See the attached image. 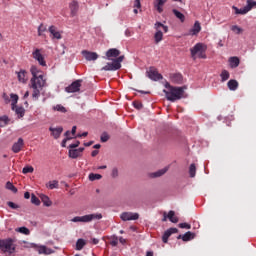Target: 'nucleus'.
Here are the masks:
<instances>
[{"instance_id": "obj_1", "label": "nucleus", "mask_w": 256, "mask_h": 256, "mask_svg": "<svg viewBox=\"0 0 256 256\" xmlns=\"http://www.w3.org/2000/svg\"><path fill=\"white\" fill-rule=\"evenodd\" d=\"M30 73L32 75L30 80L31 87L33 89L32 99L37 101V99L41 97V90L45 87L46 81L43 77V71H41V69H39L37 66H31Z\"/></svg>"}, {"instance_id": "obj_2", "label": "nucleus", "mask_w": 256, "mask_h": 256, "mask_svg": "<svg viewBox=\"0 0 256 256\" xmlns=\"http://www.w3.org/2000/svg\"><path fill=\"white\" fill-rule=\"evenodd\" d=\"M0 251L2 253H8V255H13L17 251L15 238L0 239Z\"/></svg>"}, {"instance_id": "obj_3", "label": "nucleus", "mask_w": 256, "mask_h": 256, "mask_svg": "<svg viewBox=\"0 0 256 256\" xmlns=\"http://www.w3.org/2000/svg\"><path fill=\"white\" fill-rule=\"evenodd\" d=\"M165 93V97L167 101H171L175 103V101H179V99H183V95L185 93V89L183 87H174L170 90H163Z\"/></svg>"}, {"instance_id": "obj_4", "label": "nucleus", "mask_w": 256, "mask_h": 256, "mask_svg": "<svg viewBox=\"0 0 256 256\" xmlns=\"http://www.w3.org/2000/svg\"><path fill=\"white\" fill-rule=\"evenodd\" d=\"M207 51V46L203 43H197L190 49L192 59H197V55L199 59H207V55L205 54Z\"/></svg>"}, {"instance_id": "obj_5", "label": "nucleus", "mask_w": 256, "mask_h": 256, "mask_svg": "<svg viewBox=\"0 0 256 256\" xmlns=\"http://www.w3.org/2000/svg\"><path fill=\"white\" fill-rule=\"evenodd\" d=\"M100 219H103V214L96 213L84 216H75L71 221L72 223H91V221H100Z\"/></svg>"}, {"instance_id": "obj_6", "label": "nucleus", "mask_w": 256, "mask_h": 256, "mask_svg": "<svg viewBox=\"0 0 256 256\" xmlns=\"http://www.w3.org/2000/svg\"><path fill=\"white\" fill-rule=\"evenodd\" d=\"M146 77H148V79H151V81H161V79H163V75H161V73H159V71L155 67H150L146 71Z\"/></svg>"}, {"instance_id": "obj_7", "label": "nucleus", "mask_w": 256, "mask_h": 256, "mask_svg": "<svg viewBox=\"0 0 256 256\" xmlns=\"http://www.w3.org/2000/svg\"><path fill=\"white\" fill-rule=\"evenodd\" d=\"M32 249H36L39 255H51L54 251L51 248H47L45 245H39L35 243H30Z\"/></svg>"}, {"instance_id": "obj_8", "label": "nucleus", "mask_w": 256, "mask_h": 256, "mask_svg": "<svg viewBox=\"0 0 256 256\" xmlns=\"http://www.w3.org/2000/svg\"><path fill=\"white\" fill-rule=\"evenodd\" d=\"M81 83L83 80L78 79L65 88L66 93H79L81 91Z\"/></svg>"}, {"instance_id": "obj_9", "label": "nucleus", "mask_w": 256, "mask_h": 256, "mask_svg": "<svg viewBox=\"0 0 256 256\" xmlns=\"http://www.w3.org/2000/svg\"><path fill=\"white\" fill-rule=\"evenodd\" d=\"M32 57H33V59H35V61H38L39 65H41V67H47V62L45 61V57H43V54H41L40 49L36 48L32 52Z\"/></svg>"}, {"instance_id": "obj_10", "label": "nucleus", "mask_w": 256, "mask_h": 256, "mask_svg": "<svg viewBox=\"0 0 256 256\" xmlns=\"http://www.w3.org/2000/svg\"><path fill=\"white\" fill-rule=\"evenodd\" d=\"M120 219H122V221H137V219H139V213L123 212L120 215Z\"/></svg>"}, {"instance_id": "obj_11", "label": "nucleus", "mask_w": 256, "mask_h": 256, "mask_svg": "<svg viewBox=\"0 0 256 256\" xmlns=\"http://www.w3.org/2000/svg\"><path fill=\"white\" fill-rule=\"evenodd\" d=\"M82 55L86 61H97L99 59V54H97V52L83 50Z\"/></svg>"}, {"instance_id": "obj_12", "label": "nucleus", "mask_w": 256, "mask_h": 256, "mask_svg": "<svg viewBox=\"0 0 256 256\" xmlns=\"http://www.w3.org/2000/svg\"><path fill=\"white\" fill-rule=\"evenodd\" d=\"M119 55H121V51H119V49L110 48L106 52V59H108V61H111V59H113V57L116 58V57H119Z\"/></svg>"}, {"instance_id": "obj_13", "label": "nucleus", "mask_w": 256, "mask_h": 256, "mask_svg": "<svg viewBox=\"0 0 256 256\" xmlns=\"http://www.w3.org/2000/svg\"><path fill=\"white\" fill-rule=\"evenodd\" d=\"M178 232L179 230L177 228H169L166 230L162 236L163 243H167L169 241V237Z\"/></svg>"}, {"instance_id": "obj_14", "label": "nucleus", "mask_w": 256, "mask_h": 256, "mask_svg": "<svg viewBox=\"0 0 256 256\" xmlns=\"http://www.w3.org/2000/svg\"><path fill=\"white\" fill-rule=\"evenodd\" d=\"M170 80L175 85H181V84H183V75L181 73H173L170 75Z\"/></svg>"}, {"instance_id": "obj_15", "label": "nucleus", "mask_w": 256, "mask_h": 256, "mask_svg": "<svg viewBox=\"0 0 256 256\" xmlns=\"http://www.w3.org/2000/svg\"><path fill=\"white\" fill-rule=\"evenodd\" d=\"M69 9H70V15L71 17H75V15H77L78 11H79V2H77L76 0H73L70 4H69Z\"/></svg>"}, {"instance_id": "obj_16", "label": "nucleus", "mask_w": 256, "mask_h": 256, "mask_svg": "<svg viewBox=\"0 0 256 256\" xmlns=\"http://www.w3.org/2000/svg\"><path fill=\"white\" fill-rule=\"evenodd\" d=\"M24 141L23 138H19L12 146L13 153H19L23 149Z\"/></svg>"}, {"instance_id": "obj_17", "label": "nucleus", "mask_w": 256, "mask_h": 256, "mask_svg": "<svg viewBox=\"0 0 256 256\" xmlns=\"http://www.w3.org/2000/svg\"><path fill=\"white\" fill-rule=\"evenodd\" d=\"M49 131H51V135L52 137H54V139H59L61 137V133H63V127H57V128H53L50 127Z\"/></svg>"}, {"instance_id": "obj_18", "label": "nucleus", "mask_w": 256, "mask_h": 256, "mask_svg": "<svg viewBox=\"0 0 256 256\" xmlns=\"http://www.w3.org/2000/svg\"><path fill=\"white\" fill-rule=\"evenodd\" d=\"M199 33H201V23L196 21L193 27L189 30V35H199Z\"/></svg>"}, {"instance_id": "obj_19", "label": "nucleus", "mask_w": 256, "mask_h": 256, "mask_svg": "<svg viewBox=\"0 0 256 256\" xmlns=\"http://www.w3.org/2000/svg\"><path fill=\"white\" fill-rule=\"evenodd\" d=\"M48 31L52 35V39H62L61 33L57 31V27L52 25L48 28Z\"/></svg>"}, {"instance_id": "obj_20", "label": "nucleus", "mask_w": 256, "mask_h": 256, "mask_svg": "<svg viewBox=\"0 0 256 256\" xmlns=\"http://www.w3.org/2000/svg\"><path fill=\"white\" fill-rule=\"evenodd\" d=\"M101 71H119V68L115 64L114 61L108 62L104 67H102Z\"/></svg>"}, {"instance_id": "obj_21", "label": "nucleus", "mask_w": 256, "mask_h": 256, "mask_svg": "<svg viewBox=\"0 0 256 256\" xmlns=\"http://www.w3.org/2000/svg\"><path fill=\"white\" fill-rule=\"evenodd\" d=\"M195 237V233L188 231L184 235H178L177 239H182V241H192V239Z\"/></svg>"}, {"instance_id": "obj_22", "label": "nucleus", "mask_w": 256, "mask_h": 256, "mask_svg": "<svg viewBox=\"0 0 256 256\" xmlns=\"http://www.w3.org/2000/svg\"><path fill=\"white\" fill-rule=\"evenodd\" d=\"M227 86L230 91H237V89H239V82L235 79H231L228 81Z\"/></svg>"}, {"instance_id": "obj_23", "label": "nucleus", "mask_w": 256, "mask_h": 256, "mask_svg": "<svg viewBox=\"0 0 256 256\" xmlns=\"http://www.w3.org/2000/svg\"><path fill=\"white\" fill-rule=\"evenodd\" d=\"M167 0H154V9L158 11V13H161L163 11V5H165V2Z\"/></svg>"}, {"instance_id": "obj_24", "label": "nucleus", "mask_w": 256, "mask_h": 256, "mask_svg": "<svg viewBox=\"0 0 256 256\" xmlns=\"http://www.w3.org/2000/svg\"><path fill=\"white\" fill-rule=\"evenodd\" d=\"M17 73L18 81L20 83H27V71L25 70H20Z\"/></svg>"}, {"instance_id": "obj_25", "label": "nucleus", "mask_w": 256, "mask_h": 256, "mask_svg": "<svg viewBox=\"0 0 256 256\" xmlns=\"http://www.w3.org/2000/svg\"><path fill=\"white\" fill-rule=\"evenodd\" d=\"M239 63H241V61L239 60V57L232 56L229 58V64L231 69H237V66L239 65Z\"/></svg>"}, {"instance_id": "obj_26", "label": "nucleus", "mask_w": 256, "mask_h": 256, "mask_svg": "<svg viewBox=\"0 0 256 256\" xmlns=\"http://www.w3.org/2000/svg\"><path fill=\"white\" fill-rule=\"evenodd\" d=\"M166 171H169V167H165L163 169H160L156 172L151 173L150 177H152V179H155L157 177H162V175H165Z\"/></svg>"}, {"instance_id": "obj_27", "label": "nucleus", "mask_w": 256, "mask_h": 256, "mask_svg": "<svg viewBox=\"0 0 256 256\" xmlns=\"http://www.w3.org/2000/svg\"><path fill=\"white\" fill-rule=\"evenodd\" d=\"M172 13L175 15L176 19H179L181 23H185V14L181 13L177 9H173Z\"/></svg>"}, {"instance_id": "obj_28", "label": "nucleus", "mask_w": 256, "mask_h": 256, "mask_svg": "<svg viewBox=\"0 0 256 256\" xmlns=\"http://www.w3.org/2000/svg\"><path fill=\"white\" fill-rule=\"evenodd\" d=\"M232 9L235 11V15H247V13H249L245 6L240 9L236 6H232Z\"/></svg>"}, {"instance_id": "obj_29", "label": "nucleus", "mask_w": 256, "mask_h": 256, "mask_svg": "<svg viewBox=\"0 0 256 256\" xmlns=\"http://www.w3.org/2000/svg\"><path fill=\"white\" fill-rule=\"evenodd\" d=\"M85 245H87L85 239L79 238L76 242V251H81Z\"/></svg>"}, {"instance_id": "obj_30", "label": "nucleus", "mask_w": 256, "mask_h": 256, "mask_svg": "<svg viewBox=\"0 0 256 256\" xmlns=\"http://www.w3.org/2000/svg\"><path fill=\"white\" fill-rule=\"evenodd\" d=\"M41 201L45 205V207H51V205H53V202H51V199H49V196L45 194L41 195Z\"/></svg>"}, {"instance_id": "obj_31", "label": "nucleus", "mask_w": 256, "mask_h": 256, "mask_svg": "<svg viewBox=\"0 0 256 256\" xmlns=\"http://www.w3.org/2000/svg\"><path fill=\"white\" fill-rule=\"evenodd\" d=\"M167 218L169 221H171V223H179V218L175 217V211L173 210L168 212Z\"/></svg>"}, {"instance_id": "obj_32", "label": "nucleus", "mask_w": 256, "mask_h": 256, "mask_svg": "<svg viewBox=\"0 0 256 256\" xmlns=\"http://www.w3.org/2000/svg\"><path fill=\"white\" fill-rule=\"evenodd\" d=\"M47 189H59V181L53 180L46 184Z\"/></svg>"}, {"instance_id": "obj_33", "label": "nucleus", "mask_w": 256, "mask_h": 256, "mask_svg": "<svg viewBox=\"0 0 256 256\" xmlns=\"http://www.w3.org/2000/svg\"><path fill=\"white\" fill-rule=\"evenodd\" d=\"M160 27H162V29H163V31L165 32V33H168L169 32V26H166V25H164L163 23H161V22H156L155 24H154V29H156V31H159V28Z\"/></svg>"}, {"instance_id": "obj_34", "label": "nucleus", "mask_w": 256, "mask_h": 256, "mask_svg": "<svg viewBox=\"0 0 256 256\" xmlns=\"http://www.w3.org/2000/svg\"><path fill=\"white\" fill-rule=\"evenodd\" d=\"M68 154L70 159H77V157H81V154L77 149H70Z\"/></svg>"}, {"instance_id": "obj_35", "label": "nucleus", "mask_w": 256, "mask_h": 256, "mask_svg": "<svg viewBox=\"0 0 256 256\" xmlns=\"http://www.w3.org/2000/svg\"><path fill=\"white\" fill-rule=\"evenodd\" d=\"M155 43H161L163 41V32L161 30H157L154 35Z\"/></svg>"}, {"instance_id": "obj_36", "label": "nucleus", "mask_w": 256, "mask_h": 256, "mask_svg": "<svg viewBox=\"0 0 256 256\" xmlns=\"http://www.w3.org/2000/svg\"><path fill=\"white\" fill-rule=\"evenodd\" d=\"M220 77L222 83H225V81H228L229 77H231V74H229V71L227 70H222Z\"/></svg>"}, {"instance_id": "obj_37", "label": "nucleus", "mask_w": 256, "mask_h": 256, "mask_svg": "<svg viewBox=\"0 0 256 256\" xmlns=\"http://www.w3.org/2000/svg\"><path fill=\"white\" fill-rule=\"evenodd\" d=\"M110 245L112 247H117V245H119V237H117V235H112L110 237Z\"/></svg>"}, {"instance_id": "obj_38", "label": "nucleus", "mask_w": 256, "mask_h": 256, "mask_svg": "<svg viewBox=\"0 0 256 256\" xmlns=\"http://www.w3.org/2000/svg\"><path fill=\"white\" fill-rule=\"evenodd\" d=\"M10 99L12 101V109L15 111V105H17V102L19 101V96L17 94H11Z\"/></svg>"}, {"instance_id": "obj_39", "label": "nucleus", "mask_w": 256, "mask_h": 256, "mask_svg": "<svg viewBox=\"0 0 256 256\" xmlns=\"http://www.w3.org/2000/svg\"><path fill=\"white\" fill-rule=\"evenodd\" d=\"M15 113H16V115H18L19 119H21V117H25V108L16 107L15 108Z\"/></svg>"}, {"instance_id": "obj_40", "label": "nucleus", "mask_w": 256, "mask_h": 256, "mask_svg": "<svg viewBox=\"0 0 256 256\" xmlns=\"http://www.w3.org/2000/svg\"><path fill=\"white\" fill-rule=\"evenodd\" d=\"M9 123V117L7 115L0 116V127H5Z\"/></svg>"}, {"instance_id": "obj_41", "label": "nucleus", "mask_w": 256, "mask_h": 256, "mask_svg": "<svg viewBox=\"0 0 256 256\" xmlns=\"http://www.w3.org/2000/svg\"><path fill=\"white\" fill-rule=\"evenodd\" d=\"M53 111H58L59 113H67V108H65L61 104H58L56 106H53Z\"/></svg>"}, {"instance_id": "obj_42", "label": "nucleus", "mask_w": 256, "mask_h": 256, "mask_svg": "<svg viewBox=\"0 0 256 256\" xmlns=\"http://www.w3.org/2000/svg\"><path fill=\"white\" fill-rule=\"evenodd\" d=\"M117 57L118 58L114 59L113 62L117 68L121 69V63H123V59H125V56H117Z\"/></svg>"}, {"instance_id": "obj_43", "label": "nucleus", "mask_w": 256, "mask_h": 256, "mask_svg": "<svg viewBox=\"0 0 256 256\" xmlns=\"http://www.w3.org/2000/svg\"><path fill=\"white\" fill-rule=\"evenodd\" d=\"M16 231H18V233H22V235H30L31 231L29 230V228L22 226L18 229H16Z\"/></svg>"}, {"instance_id": "obj_44", "label": "nucleus", "mask_w": 256, "mask_h": 256, "mask_svg": "<svg viewBox=\"0 0 256 256\" xmlns=\"http://www.w3.org/2000/svg\"><path fill=\"white\" fill-rule=\"evenodd\" d=\"M256 5V1L253 0H247V5L244 6L246 8V11H251Z\"/></svg>"}, {"instance_id": "obj_45", "label": "nucleus", "mask_w": 256, "mask_h": 256, "mask_svg": "<svg viewBox=\"0 0 256 256\" xmlns=\"http://www.w3.org/2000/svg\"><path fill=\"white\" fill-rule=\"evenodd\" d=\"M99 179H103V176L101 174H95V173L89 174L90 181H98Z\"/></svg>"}, {"instance_id": "obj_46", "label": "nucleus", "mask_w": 256, "mask_h": 256, "mask_svg": "<svg viewBox=\"0 0 256 256\" xmlns=\"http://www.w3.org/2000/svg\"><path fill=\"white\" fill-rule=\"evenodd\" d=\"M197 173V167L195 166V164H191L189 167V175L191 178L195 177Z\"/></svg>"}, {"instance_id": "obj_47", "label": "nucleus", "mask_w": 256, "mask_h": 256, "mask_svg": "<svg viewBox=\"0 0 256 256\" xmlns=\"http://www.w3.org/2000/svg\"><path fill=\"white\" fill-rule=\"evenodd\" d=\"M231 31H233V33H236V35H241V33H243V28L237 25H233L231 26Z\"/></svg>"}, {"instance_id": "obj_48", "label": "nucleus", "mask_w": 256, "mask_h": 256, "mask_svg": "<svg viewBox=\"0 0 256 256\" xmlns=\"http://www.w3.org/2000/svg\"><path fill=\"white\" fill-rule=\"evenodd\" d=\"M6 189H8V191H12V193H17V187H15L11 182L6 183Z\"/></svg>"}, {"instance_id": "obj_49", "label": "nucleus", "mask_w": 256, "mask_h": 256, "mask_svg": "<svg viewBox=\"0 0 256 256\" xmlns=\"http://www.w3.org/2000/svg\"><path fill=\"white\" fill-rule=\"evenodd\" d=\"M45 31H47V26L40 24L38 27V36L41 37Z\"/></svg>"}, {"instance_id": "obj_50", "label": "nucleus", "mask_w": 256, "mask_h": 256, "mask_svg": "<svg viewBox=\"0 0 256 256\" xmlns=\"http://www.w3.org/2000/svg\"><path fill=\"white\" fill-rule=\"evenodd\" d=\"M33 171H35V169L33 168V166H26L22 169V173L24 175H27V173H33Z\"/></svg>"}, {"instance_id": "obj_51", "label": "nucleus", "mask_w": 256, "mask_h": 256, "mask_svg": "<svg viewBox=\"0 0 256 256\" xmlns=\"http://www.w3.org/2000/svg\"><path fill=\"white\" fill-rule=\"evenodd\" d=\"M31 203H33V205L39 206V205H41V200H39L37 198V196H35V194H32L31 195Z\"/></svg>"}, {"instance_id": "obj_52", "label": "nucleus", "mask_w": 256, "mask_h": 256, "mask_svg": "<svg viewBox=\"0 0 256 256\" xmlns=\"http://www.w3.org/2000/svg\"><path fill=\"white\" fill-rule=\"evenodd\" d=\"M100 141L102 143H107V141H109V134H107V132H103L100 137Z\"/></svg>"}, {"instance_id": "obj_53", "label": "nucleus", "mask_w": 256, "mask_h": 256, "mask_svg": "<svg viewBox=\"0 0 256 256\" xmlns=\"http://www.w3.org/2000/svg\"><path fill=\"white\" fill-rule=\"evenodd\" d=\"M8 207H10V209H19V205H17L15 202L9 201L7 202Z\"/></svg>"}, {"instance_id": "obj_54", "label": "nucleus", "mask_w": 256, "mask_h": 256, "mask_svg": "<svg viewBox=\"0 0 256 256\" xmlns=\"http://www.w3.org/2000/svg\"><path fill=\"white\" fill-rule=\"evenodd\" d=\"M79 145H81V142L77 140L75 143L69 145V149H77Z\"/></svg>"}, {"instance_id": "obj_55", "label": "nucleus", "mask_w": 256, "mask_h": 256, "mask_svg": "<svg viewBox=\"0 0 256 256\" xmlns=\"http://www.w3.org/2000/svg\"><path fill=\"white\" fill-rule=\"evenodd\" d=\"M180 229H191V225L187 223H180L179 224Z\"/></svg>"}, {"instance_id": "obj_56", "label": "nucleus", "mask_w": 256, "mask_h": 256, "mask_svg": "<svg viewBox=\"0 0 256 256\" xmlns=\"http://www.w3.org/2000/svg\"><path fill=\"white\" fill-rule=\"evenodd\" d=\"M71 139H73V137L64 138L62 140L61 147H66L67 146V141H71Z\"/></svg>"}, {"instance_id": "obj_57", "label": "nucleus", "mask_w": 256, "mask_h": 256, "mask_svg": "<svg viewBox=\"0 0 256 256\" xmlns=\"http://www.w3.org/2000/svg\"><path fill=\"white\" fill-rule=\"evenodd\" d=\"M112 177L115 179V177H119V170L117 168L112 169Z\"/></svg>"}, {"instance_id": "obj_58", "label": "nucleus", "mask_w": 256, "mask_h": 256, "mask_svg": "<svg viewBox=\"0 0 256 256\" xmlns=\"http://www.w3.org/2000/svg\"><path fill=\"white\" fill-rule=\"evenodd\" d=\"M135 109H143V104L141 102H133Z\"/></svg>"}, {"instance_id": "obj_59", "label": "nucleus", "mask_w": 256, "mask_h": 256, "mask_svg": "<svg viewBox=\"0 0 256 256\" xmlns=\"http://www.w3.org/2000/svg\"><path fill=\"white\" fill-rule=\"evenodd\" d=\"M134 7L135 9H141V0H135Z\"/></svg>"}, {"instance_id": "obj_60", "label": "nucleus", "mask_w": 256, "mask_h": 256, "mask_svg": "<svg viewBox=\"0 0 256 256\" xmlns=\"http://www.w3.org/2000/svg\"><path fill=\"white\" fill-rule=\"evenodd\" d=\"M164 87H165L166 89H168V91H171V88H174L175 86H171V84H169V82H166L165 85H164Z\"/></svg>"}, {"instance_id": "obj_61", "label": "nucleus", "mask_w": 256, "mask_h": 256, "mask_svg": "<svg viewBox=\"0 0 256 256\" xmlns=\"http://www.w3.org/2000/svg\"><path fill=\"white\" fill-rule=\"evenodd\" d=\"M118 241L121 243V245H125V243H127V240H125L123 237L118 238Z\"/></svg>"}, {"instance_id": "obj_62", "label": "nucleus", "mask_w": 256, "mask_h": 256, "mask_svg": "<svg viewBox=\"0 0 256 256\" xmlns=\"http://www.w3.org/2000/svg\"><path fill=\"white\" fill-rule=\"evenodd\" d=\"M92 157H97L99 155V150H94L91 152Z\"/></svg>"}, {"instance_id": "obj_63", "label": "nucleus", "mask_w": 256, "mask_h": 256, "mask_svg": "<svg viewBox=\"0 0 256 256\" xmlns=\"http://www.w3.org/2000/svg\"><path fill=\"white\" fill-rule=\"evenodd\" d=\"M89 135L88 132H83L82 134H78L76 137H87Z\"/></svg>"}, {"instance_id": "obj_64", "label": "nucleus", "mask_w": 256, "mask_h": 256, "mask_svg": "<svg viewBox=\"0 0 256 256\" xmlns=\"http://www.w3.org/2000/svg\"><path fill=\"white\" fill-rule=\"evenodd\" d=\"M30 198H31V194L29 192H25L24 199H30Z\"/></svg>"}]
</instances>
